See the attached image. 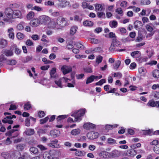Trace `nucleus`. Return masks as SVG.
Segmentation results:
<instances>
[{
  "label": "nucleus",
  "instance_id": "obj_1",
  "mask_svg": "<svg viewBox=\"0 0 159 159\" xmlns=\"http://www.w3.org/2000/svg\"><path fill=\"white\" fill-rule=\"evenodd\" d=\"M86 112V110L85 109L80 110L77 112H74L72 115V116L75 117L74 120L70 117L68 118L67 121L69 122L79 121L81 120V116H83Z\"/></svg>",
  "mask_w": 159,
  "mask_h": 159
},
{
  "label": "nucleus",
  "instance_id": "obj_2",
  "mask_svg": "<svg viewBox=\"0 0 159 159\" xmlns=\"http://www.w3.org/2000/svg\"><path fill=\"white\" fill-rule=\"evenodd\" d=\"M57 22L58 25L61 27H63L68 24L66 19L61 16H60L57 18Z\"/></svg>",
  "mask_w": 159,
  "mask_h": 159
},
{
  "label": "nucleus",
  "instance_id": "obj_3",
  "mask_svg": "<svg viewBox=\"0 0 159 159\" xmlns=\"http://www.w3.org/2000/svg\"><path fill=\"white\" fill-rule=\"evenodd\" d=\"M39 19L40 23L44 25L48 24L51 20L50 18L48 16L45 15L40 16Z\"/></svg>",
  "mask_w": 159,
  "mask_h": 159
},
{
  "label": "nucleus",
  "instance_id": "obj_4",
  "mask_svg": "<svg viewBox=\"0 0 159 159\" xmlns=\"http://www.w3.org/2000/svg\"><path fill=\"white\" fill-rule=\"evenodd\" d=\"M19 134V132L17 129H12L6 133L7 136L11 137V138L17 137Z\"/></svg>",
  "mask_w": 159,
  "mask_h": 159
},
{
  "label": "nucleus",
  "instance_id": "obj_5",
  "mask_svg": "<svg viewBox=\"0 0 159 159\" xmlns=\"http://www.w3.org/2000/svg\"><path fill=\"white\" fill-rule=\"evenodd\" d=\"M87 136L89 139H93L98 137L99 134L97 132L92 131L88 133L87 134Z\"/></svg>",
  "mask_w": 159,
  "mask_h": 159
},
{
  "label": "nucleus",
  "instance_id": "obj_6",
  "mask_svg": "<svg viewBox=\"0 0 159 159\" xmlns=\"http://www.w3.org/2000/svg\"><path fill=\"white\" fill-rule=\"evenodd\" d=\"M56 152L54 150L50 151L49 153H45L43 154V157L44 159H52L54 157V154Z\"/></svg>",
  "mask_w": 159,
  "mask_h": 159
},
{
  "label": "nucleus",
  "instance_id": "obj_7",
  "mask_svg": "<svg viewBox=\"0 0 159 159\" xmlns=\"http://www.w3.org/2000/svg\"><path fill=\"white\" fill-rule=\"evenodd\" d=\"M5 13L7 17L9 19L13 18V11L11 8L5 9Z\"/></svg>",
  "mask_w": 159,
  "mask_h": 159
},
{
  "label": "nucleus",
  "instance_id": "obj_8",
  "mask_svg": "<svg viewBox=\"0 0 159 159\" xmlns=\"http://www.w3.org/2000/svg\"><path fill=\"white\" fill-rule=\"evenodd\" d=\"M72 69L71 67L66 66H63L61 68V70L64 75H66L72 71Z\"/></svg>",
  "mask_w": 159,
  "mask_h": 159
},
{
  "label": "nucleus",
  "instance_id": "obj_9",
  "mask_svg": "<svg viewBox=\"0 0 159 159\" xmlns=\"http://www.w3.org/2000/svg\"><path fill=\"white\" fill-rule=\"evenodd\" d=\"M59 2L57 4L58 7L64 8L69 5L70 2L66 0H58Z\"/></svg>",
  "mask_w": 159,
  "mask_h": 159
},
{
  "label": "nucleus",
  "instance_id": "obj_10",
  "mask_svg": "<svg viewBox=\"0 0 159 159\" xmlns=\"http://www.w3.org/2000/svg\"><path fill=\"white\" fill-rule=\"evenodd\" d=\"M99 155L102 158L105 159L109 158L111 157L110 153L105 151L101 152L99 153Z\"/></svg>",
  "mask_w": 159,
  "mask_h": 159
},
{
  "label": "nucleus",
  "instance_id": "obj_11",
  "mask_svg": "<svg viewBox=\"0 0 159 159\" xmlns=\"http://www.w3.org/2000/svg\"><path fill=\"white\" fill-rule=\"evenodd\" d=\"M40 23L39 19H35L32 20L30 22V25L33 27H36L38 26Z\"/></svg>",
  "mask_w": 159,
  "mask_h": 159
},
{
  "label": "nucleus",
  "instance_id": "obj_12",
  "mask_svg": "<svg viewBox=\"0 0 159 159\" xmlns=\"http://www.w3.org/2000/svg\"><path fill=\"white\" fill-rule=\"evenodd\" d=\"M95 125L90 123H87L84 124L83 127L86 129H90L95 128Z\"/></svg>",
  "mask_w": 159,
  "mask_h": 159
},
{
  "label": "nucleus",
  "instance_id": "obj_13",
  "mask_svg": "<svg viewBox=\"0 0 159 159\" xmlns=\"http://www.w3.org/2000/svg\"><path fill=\"white\" fill-rule=\"evenodd\" d=\"M134 28L138 30L142 28L143 24L142 22L139 20L135 21L134 23Z\"/></svg>",
  "mask_w": 159,
  "mask_h": 159
},
{
  "label": "nucleus",
  "instance_id": "obj_14",
  "mask_svg": "<svg viewBox=\"0 0 159 159\" xmlns=\"http://www.w3.org/2000/svg\"><path fill=\"white\" fill-rule=\"evenodd\" d=\"M98 76L92 75L88 77L86 81V84H88L93 82L95 79H97Z\"/></svg>",
  "mask_w": 159,
  "mask_h": 159
},
{
  "label": "nucleus",
  "instance_id": "obj_15",
  "mask_svg": "<svg viewBox=\"0 0 159 159\" xmlns=\"http://www.w3.org/2000/svg\"><path fill=\"white\" fill-rule=\"evenodd\" d=\"M137 154L136 151L133 149H131L128 150L127 155L130 157H133L134 156Z\"/></svg>",
  "mask_w": 159,
  "mask_h": 159
},
{
  "label": "nucleus",
  "instance_id": "obj_16",
  "mask_svg": "<svg viewBox=\"0 0 159 159\" xmlns=\"http://www.w3.org/2000/svg\"><path fill=\"white\" fill-rule=\"evenodd\" d=\"M21 16V13L19 10L13 11V18H20Z\"/></svg>",
  "mask_w": 159,
  "mask_h": 159
},
{
  "label": "nucleus",
  "instance_id": "obj_17",
  "mask_svg": "<svg viewBox=\"0 0 159 159\" xmlns=\"http://www.w3.org/2000/svg\"><path fill=\"white\" fill-rule=\"evenodd\" d=\"M11 49L13 50L14 49L15 50V52L17 54H19L20 53L21 50L19 49L17 46L16 44H14L12 45Z\"/></svg>",
  "mask_w": 159,
  "mask_h": 159
},
{
  "label": "nucleus",
  "instance_id": "obj_18",
  "mask_svg": "<svg viewBox=\"0 0 159 159\" xmlns=\"http://www.w3.org/2000/svg\"><path fill=\"white\" fill-rule=\"evenodd\" d=\"M7 44V41L3 39L0 38V47L2 48L6 47Z\"/></svg>",
  "mask_w": 159,
  "mask_h": 159
},
{
  "label": "nucleus",
  "instance_id": "obj_19",
  "mask_svg": "<svg viewBox=\"0 0 159 159\" xmlns=\"http://www.w3.org/2000/svg\"><path fill=\"white\" fill-rule=\"evenodd\" d=\"M14 30L13 28H11L8 29L7 32L8 33V36L10 38L13 39L14 37Z\"/></svg>",
  "mask_w": 159,
  "mask_h": 159
},
{
  "label": "nucleus",
  "instance_id": "obj_20",
  "mask_svg": "<svg viewBox=\"0 0 159 159\" xmlns=\"http://www.w3.org/2000/svg\"><path fill=\"white\" fill-rule=\"evenodd\" d=\"M110 154L111 156H112L113 157H118L120 155V152L117 150L113 151Z\"/></svg>",
  "mask_w": 159,
  "mask_h": 159
},
{
  "label": "nucleus",
  "instance_id": "obj_21",
  "mask_svg": "<svg viewBox=\"0 0 159 159\" xmlns=\"http://www.w3.org/2000/svg\"><path fill=\"white\" fill-rule=\"evenodd\" d=\"M104 4H95V10L96 11H102V10Z\"/></svg>",
  "mask_w": 159,
  "mask_h": 159
},
{
  "label": "nucleus",
  "instance_id": "obj_22",
  "mask_svg": "<svg viewBox=\"0 0 159 159\" xmlns=\"http://www.w3.org/2000/svg\"><path fill=\"white\" fill-rule=\"evenodd\" d=\"M58 25L57 21L56 22L55 21L51 22L50 24V27L51 28L58 29L60 28L59 27H58Z\"/></svg>",
  "mask_w": 159,
  "mask_h": 159
},
{
  "label": "nucleus",
  "instance_id": "obj_23",
  "mask_svg": "<svg viewBox=\"0 0 159 159\" xmlns=\"http://www.w3.org/2000/svg\"><path fill=\"white\" fill-rule=\"evenodd\" d=\"M25 133L28 135H31L34 134V130L32 129H28L25 132Z\"/></svg>",
  "mask_w": 159,
  "mask_h": 159
},
{
  "label": "nucleus",
  "instance_id": "obj_24",
  "mask_svg": "<svg viewBox=\"0 0 159 159\" xmlns=\"http://www.w3.org/2000/svg\"><path fill=\"white\" fill-rule=\"evenodd\" d=\"M12 49L6 50L4 51V54L7 57H10L13 55V53Z\"/></svg>",
  "mask_w": 159,
  "mask_h": 159
},
{
  "label": "nucleus",
  "instance_id": "obj_25",
  "mask_svg": "<svg viewBox=\"0 0 159 159\" xmlns=\"http://www.w3.org/2000/svg\"><path fill=\"white\" fill-rule=\"evenodd\" d=\"M118 126L117 124H114V125H106L105 126V128L107 130H109L113 129L114 128Z\"/></svg>",
  "mask_w": 159,
  "mask_h": 159
},
{
  "label": "nucleus",
  "instance_id": "obj_26",
  "mask_svg": "<svg viewBox=\"0 0 159 159\" xmlns=\"http://www.w3.org/2000/svg\"><path fill=\"white\" fill-rule=\"evenodd\" d=\"M1 155L5 159H9L11 158L10 154L7 152H3L1 153Z\"/></svg>",
  "mask_w": 159,
  "mask_h": 159
},
{
  "label": "nucleus",
  "instance_id": "obj_27",
  "mask_svg": "<svg viewBox=\"0 0 159 159\" xmlns=\"http://www.w3.org/2000/svg\"><path fill=\"white\" fill-rule=\"evenodd\" d=\"M56 72V69L55 68H53L50 71V74L51 78H56L57 77V75H54L55 73Z\"/></svg>",
  "mask_w": 159,
  "mask_h": 159
},
{
  "label": "nucleus",
  "instance_id": "obj_28",
  "mask_svg": "<svg viewBox=\"0 0 159 159\" xmlns=\"http://www.w3.org/2000/svg\"><path fill=\"white\" fill-rule=\"evenodd\" d=\"M58 142L57 140H55L52 141V143H49L48 144V146L49 147H52V148H58L59 145L58 144L55 143H57Z\"/></svg>",
  "mask_w": 159,
  "mask_h": 159
},
{
  "label": "nucleus",
  "instance_id": "obj_29",
  "mask_svg": "<svg viewBox=\"0 0 159 159\" xmlns=\"http://www.w3.org/2000/svg\"><path fill=\"white\" fill-rule=\"evenodd\" d=\"M30 156L27 153L25 152L21 155L18 159H27L30 157Z\"/></svg>",
  "mask_w": 159,
  "mask_h": 159
},
{
  "label": "nucleus",
  "instance_id": "obj_30",
  "mask_svg": "<svg viewBox=\"0 0 159 159\" xmlns=\"http://www.w3.org/2000/svg\"><path fill=\"white\" fill-rule=\"evenodd\" d=\"M85 152L84 151H76L75 153V155L76 156L82 157L84 156Z\"/></svg>",
  "mask_w": 159,
  "mask_h": 159
},
{
  "label": "nucleus",
  "instance_id": "obj_31",
  "mask_svg": "<svg viewBox=\"0 0 159 159\" xmlns=\"http://www.w3.org/2000/svg\"><path fill=\"white\" fill-rule=\"evenodd\" d=\"M68 117V115H64L58 116L57 118V123L60 122V121L67 118Z\"/></svg>",
  "mask_w": 159,
  "mask_h": 159
},
{
  "label": "nucleus",
  "instance_id": "obj_32",
  "mask_svg": "<svg viewBox=\"0 0 159 159\" xmlns=\"http://www.w3.org/2000/svg\"><path fill=\"white\" fill-rule=\"evenodd\" d=\"M16 149L19 151H22L24 148L25 145L23 144H20L16 145Z\"/></svg>",
  "mask_w": 159,
  "mask_h": 159
},
{
  "label": "nucleus",
  "instance_id": "obj_33",
  "mask_svg": "<svg viewBox=\"0 0 159 159\" xmlns=\"http://www.w3.org/2000/svg\"><path fill=\"white\" fill-rule=\"evenodd\" d=\"M93 23L92 22L86 20L83 22V24L85 26H91L93 25Z\"/></svg>",
  "mask_w": 159,
  "mask_h": 159
},
{
  "label": "nucleus",
  "instance_id": "obj_34",
  "mask_svg": "<svg viewBox=\"0 0 159 159\" xmlns=\"http://www.w3.org/2000/svg\"><path fill=\"white\" fill-rule=\"evenodd\" d=\"M152 75L154 77L158 78H159V70H155L152 72Z\"/></svg>",
  "mask_w": 159,
  "mask_h": 159
},
{
  "label": "nucleus",
  "instance_id": "obj_35",
  "mask_svg": "<svg viewBox=\"0 0 159 159\" xmlns=\"http://www.w3.org/2000/svg\"><path fill=\"white\" fill-rule=\"evenodd\" d=\"M121 64V61L118 60L116 61L115 63L113 66V68L114 69L116 70H117L119 66H120Z\"/></svg>",
  "mask_w": 159,
  "mask_h": 159
},
{
  "label": "nucleus",
  "instance_id": "obj_36",
  "mask_svg": "<svg viewBox=\"0 0 159 159\" xmlns=\"http://www.w3.org/2000/svg\"><path fill=\"white\" fill-rule=\"evenodd\" d=\"M7 62L8 64L13 66L16 64L17 61L15 60L10 59L7 60Z\"/></svg>",
  "mask_w": 159,
  "mask_h": 159
},
{
  "label": "nucleus",
  "instance_id": "obj_37",
  "mask_svg": "<svg viewBox=\"0 0 159 159\" xmlns=\"http://www.w3.org/2000/svg\"><path fill=\"white\" fill-rule=\"evenodd\" d=\"M77 29V27L76 26H72L70 31V33L71 35H74L76 32Z\"/></svg>",
  "mask_w": 159,
  "mask_h": 159
},
{
  "label": "nucleus",
  "instance_id": "obj_38",
  "mask_svg": "<svg viewBox=\"0 0 159 159\" xmlns=\"http://www.w3.org/2000/svg\"><path fill=\"white\" fill-rule=\"evenodd\" d=\"M55 83L60 88H62L63 87V85L62 84L61 79H59L58 80H56L54 81Z\"/></svg>",
  "mask_w": 159,
  "mask_h": 159
},
{
  "label": "nucleus",
  "instance_id": "obj_39",
  "mask_svg": "<svg viewBox=\"0 0 159 159\" xmlns=\"http://www.w3.org/2000/svg\"><path fill=\"white\" fill-rule=\"evenodd\" d=\"M80 133V130L79 129H77L72 130L71 131V134L74 135H76L79 134Z\"/></svg>",
  "mask_w": 159,
  "mask_h": 159
},
{
  "label": "nucleus",
  "instance_id": "obj_40",
  "mask_svg": "<svg viewBox=\"0 0 159 159\" xmlns=\"http://www.w3.org/2000/svg\"><path fill=\"white\" fill-rule=\"evenodd\" d=\"M150 3L149 0H141L140 2V4L142 5H149Z\"/></svg>",
  "mask_w": 159,
  "mask_h": 159
},
{
  "label": "nucleus",
  "instance_id": "obj_41",
  "mask_svg": "<svg viewBox=\"0 0 159 159\" xmlns=\"http://www.w3.org/2000/svg\"><path fill=\"white\" fill-rule=\"evenodd\" d=\"M30 151L31 153L35 154L38 152V149L34 147H32L30 149Z\"/></svg>",
  "mask_w": 159,
  "mask_h": 159
},
{
  "label": "nucleus",
  "instance_id": "obj_42",
  "mask_svg": "<svg viewBox=\"0 0 159 159\" xmlns=\"http://www.w3.org/2000/svg\"><path fill=\"white\" fill-rule=\"evenodd\" d=\"M110 26L112 28H115L117 27L118 25L117 22L116 20H113L110 23Z\"/></svg>",
  "mask_w": 159,
  "mask_h": 159
},
{
  "label": "nucleus",
  "instance_id": "obj_43",
  "mask_svg": "<svg viewBox=\"0 0 159 159\" xmlns=\"http://www.w3.org/2000/svg\"><path fill=\"white\" fill-rule=\"evenodd\" d=\"M31 107L30 102H28L24 105V109L25 110H27L30 109Z\"/></svg>",
  "mask_w": 159,
  "mask_h": 159
},
{
  "label": "nucleus",
  "instance_id": "obj_44",
  "mask_svg": "<svg viewBox=\"0 0 159 159\" xmlns=\"http://www.w3.org/2000/svg\"><path fill=\"white\" fill-rule=\"evenodd\" d=\"M76 46L80 49H85L84 46L80 43H75Z\"/></svg>",
  "mask_w": 159,
  "mask_h": 159
},
{
  "label": "nucleus",
  "instance_id": "obj_45",
  "mask_svg": "<svg viewBox=\"0 0 159 159\" xmlns=\"http://www.w3.org/2000/svg\"><path fill=\"white\" fill-rule=\"evenodd\" d=\"M84 71L87 73H91L92 72V68L89 67H85L83 68Z\"/></svg>",
  "mask_w": 159,
  "mask_h": 159
},
{
  "label": "nucleus",
  "instance_id": "obj_46",
  "mask_svg": "<svg viewBox=\"0 0 159 159\" xmlns=\"http://www.w3.org/2000/svg\"><path fill=\"white\" fill-rule=\"evenodd\" d=\"M32 59V56H27L23 59V62L25 63H26L30 61Z\"/></svg>",
  "mask_w": 159,
  "mask_h": 159
},
{
  "label": "nucleus",
  "instance_id": "obj_47",
  "mask_svg": "<svg viewBox=\"0 0 159 159\" xmlns=\"http://www.w3.org/2000/svg\"><path fill=\"white\" fill-rule=\"evenodd\" d=\"M141 130L143 131V134L144 135H150L152 132V130L150 129L147 130Z\"/></svg>",
  "mask_w": 159,
  "mask_h": 159
},
{
  "label": "nucleus",
  "instance_id": "obj_48",
  "mask_svg": "<svg viewBox=\"0 0 159 159\" xmlns=\"http://www.w3.org/2000/svg\"><path fill=\"white\" fill-rule=\"evenodd\" d=\"M34 16V13L32 11L30 12L27 15V18L28 19H31Z\"/></svg>",
  "mask_w": 159,
  "mask_h": 159
},
{
  "label": "nucleus",
  "instance_id": "obj_49",
  "mask_svg": "<svg viewBox=\"0 0 159 159\" xmlns=\"http://www.w3.org/2000/svg\"><path fill=\"white\" fill-rule=\"evenodd\" d=\"M147 105L148 106L152 107H155V102L150 100L147 103Z\"/></svg>",
  "mask_w": 159,
  "mask_h": 159
},
{
  "label": "nucleus",
  "instance_id": "obj_50",
  "mask_svg": "<svg viewBox=\"0 0 159 159\" xmlns=\"http://www.w3.org/2000/svg\"><path fill=\"white\" fill-rule=\"evenodd\" d=\"M98 16L100 18H105V13L103 12H98L97 13Z\"/></svg>",
  "mask_w": 159,
  "mask_h": 159
},
{
  "label": "nucleus",
  "instance_id": "obj_51",
  "mask_svg": "<svg viewBox=\"0 0 159 159\" xmlns=\"http://www.w3.org/2000/svg\"><path fill=\"white\" fill-rule=\"evenodd\" d=\"M103 57L101 56H97L96 59V62L98 64H99L101 63Z\"/></svg>",
  "mask_w": 159,
  "mask_h": 159
},
{
  "label": "nucleus",
  "instance_id": "obj_52",
  "mask_svg": "<svg viewBox=\"0 0 159 159\" xmlns=\"http://www.w3.org/2000/svg\"><path fill=\"white\" fill-rule=\"evenodd\" d=\"M24 24V22H22L18 24L17 26V29L20 30H23L24 29L23 24Z\"/></svg>",
  "mask_w": 159,
  "mask_h": 159
},
{
  "label": "nucleus",
  "instance_id": "obj_53",
  "mask_svg": "<svg viewBox=\"0 0 159 159\" xmlns=\"http://www.w3.org/2000/svg\"><path fill=\"white\" fill-rule=\"evenodd\" d=\"M106 80L105 79H102L96 83V85H102L103 83H106Z\"/></svg>",
  "mask_w": 159,
  "mask_h": 159
},
{
  "label": "nucleus",
  "instance_id": "obj_54",
  "mask_svg": "<svg viewBox=\"0 0 159 159\" xmlns=\"http://www.w3.org/2000/svg\"><path fill=\"white\" fill-rule=\"evenodd\" d=\"M153 150L156 153L159 154V145L153 147Z\"/></svg>",
  "mask_w": 159,
  "mask_h": 159
},
{
  "label": "nucleus",
  "instance_id": "obj_55",
  "mask_svg": "<svg viewBox=\"0 0 159 159\" xmlns=\"http://www.w3.org/2000/svg\"><path fill=\"white\" fill-rule=\"evenodd\" d=\"M49 118L48 116H47L43 119H41L40 120V124H43L45 123L49 119Z\"/></svg>",
  "mask_w": 159,
  "mask_h": 159
},
{
  "label": "nucleus",
  "instance_id": "obj_56",
  "mask_svg": "<svg viewBox=\"0 0 159 159\" xmlns=\"http://www.w3.org/2000/svg\"><path fill=\"white\" fill-rule=\"evenodd\" d=\"M17 37L18 39H22L24 38V35L21 33H18L17 34Z\"/></svg>",
  "mask_w": 159,
  "mask_h": 159
},
{
  "label": "nucleus",
  "instance_id": "obj_57",
  "mask_svg": "<svg viewBox=\"0 0 159 159\" xmlns=\"http://www.w3.org/2000/svg\"><path fill=\"white\" fill-rule=\"evenodd\" d=\"M116 12L118 14L120 15L121 16L123 15V11L122 9L120 7L117 8L116 11Z\"/></svg>",
  "mask_w": 159,
  "mask_h": 159
},
{
  "label": "nucleus",
  "instance_id": "obj_58",
  "mask_svg": "<svg viewBox=\"0 0 159 159\" xmlns=\"http://www.w3.org/2000/svg\"><path fill=\"white\" fill-rule=\"evenodd\" d=\"M146 28L148 31L150 32H152L153 30V28L152 26L149 25H146Z\"/></svg>",
  "mask_w": 159,
  "mask_h": 159
},
{
  "label": "nucleus",
  "instance_id": "obj_59",
  "mask_svg": "<svg viewBox=\"0 0 159 159\" xmlns=\"http://www.w3.org/2000/svg\"><path fill=\"white\" fill-rule=\"evenodd\" d=\"M89 4L85 2H83L82 3V7L84 9L88 8Z\"/></svg>",
  "mask_w": 159,
  "mask_h": 159
},
{
  "label": "nucleus",
  "instance_id": "obj_60",
  "mask_svg": "<svg viewBox=\"0 0 159 159\" xmlns=\"http://www.w3.org/2000/svg\"><path fill=\"white\" fill-rule=\"evenodd\" d=\"M108 143H109L115 144L116 143V141L112 138H108L107 140Z\"/></svg>",
  "mask_w": 159,
  "mask_h": 159
},
{
  "label": "nucleus",
  "instance_id": "obj_61",
  "mask_svg": "<svg viewBox=\"0 0 159 159\" xmlns=\"http://www.w3.org/2000/svg\"><path fill=\"white\" fill-rule=\"evenodd\" d=\"M30 118H27L25 121V125L29 127L30 125Z\"/></svg>",
  "mask_w": 159,
  "mask_h": 159
},
{
  "label": "nucleus",
  "instance_id": "obj_62",
  "mask_svg": "<svg viewBox=\"0 0 159 159\" xmlns=\"http://www.w3.org/2000/svg\"><path fill=\"white\" fill-rule=\"evenodd\" d=\"M140 52L139 51H135L134 52H133L131 53V56L133 57H135Z\"/></svg>",
  "mask_w": 159,
  "mask_h": 159
},
{
  "label": "nucleus",
  "instance_id": "obj_63",
  "mask_svg": "<svg viewBox=\"0 0 159 159\" xmlns=\"http://www.w3.org/2000/svg\"><path fill=\"white\" fill-rule=\"evenodd\" d=\"M158 141L156 140H155L151 142L150 144L151 145H155V146H156V145H159V144H158Z\"/></svg>",
  "mask_w": 159,
  "mask_h": 159
},
{
  "label": "nucleus",
  "instance_id": "obj_64",
  "mask_svg": "<svg viewBox=\"0 0 159 159\" xmlns=\"http://www.w3.org/2000/svg\"><path fill=\"white\" fill-rule=\"evenodd\" d=\"M120 5L122 7H125L127 6V2L125 1H123L121 3Z\"/></svg>",
  "mask_w": 159,
  "mask_h": 159
}]
</instances>
